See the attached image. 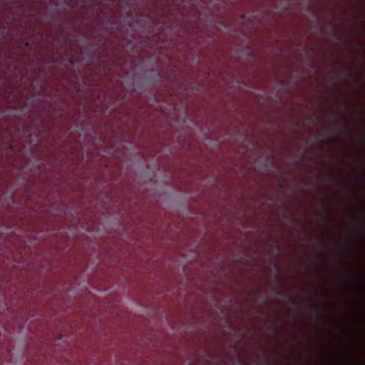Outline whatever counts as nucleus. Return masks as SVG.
<instances>
[{
    "label": "nucleus",
    "mask_w": 365,
    "mask_h": 365,
    "mask_svg": "<svg viewBox=\"0 0 365 365\" xmlns=\"http://www.w3.org/2000/svg\"><path fill=\"white\" fill-rule=\"evenodd\" d=\"M325 217L327 220L328 219V215L327 214H325Z\"/></svg>",
    "instance_id": "7ed1b4c3"
},
{
    "label": "nucleus",
    "mask_w": 365,
    "mask_h": 365,
    "mask_svg": "<svg viewBox=\"0 0 365 365\" xmlns=\"http://www.w3.org/2000/svg\"><path fill=\"white\" fill-rule=\"evenodd\" d=\"M70 62H71V63H73V59H70Z\"/></svg>",
    "instance_id": "f03ea898"
},
{
    "label": "nucleus",
    "mask_w": 365,
    "mask_h": 365,
    "mask_svg": "<svg viewBox=\"0 0 365 365\" xmlns=\"http://www.w3.org/2000/svg\"><path fill=\"white\" fill-rule=\"evenodd\" d=\"M25 46L29 48L30 46V43L29 42L25 43Z\"/></svg>",
    "instance_id": "f257e3e1"
}]
</instances>
